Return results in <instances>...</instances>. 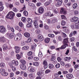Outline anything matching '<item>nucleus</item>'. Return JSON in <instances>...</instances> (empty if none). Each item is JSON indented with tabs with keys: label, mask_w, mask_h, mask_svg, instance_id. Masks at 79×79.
Here are the masks:
<instances>
[{
	"label": "nucleus",
	"mask_w": 79,
	"mask_h": 79,
	"mask_svg": "<svg viewBox=\"0 0 79 79\" xmlns=\"http://www.w3.org/2000/svg\"><path fill=\"white\" fill-rule=\"evenodd\" d=\"M15 16V13L13 11L9 12L6 16V18L7 19H13L14 18V16Z\"/></svg>",
	"instance_id": "obj_1"
},
{
	"label": "nucleus",
	"mask_w": 79,
	"mask_h": 79,
	"mask_svg": "<svg viewBox=\"0 0 79 79\" xmlns=\"http://www.w3.org/2000/svg\"><path fill=\"white\" fill-rule=\"evenodd\" d=\"M5 31H6L5 27L3 26H0V32L4 33Z\"/></svg>",
	"instance_id": "obj_2"
},
{
	"label": "nucleus",
	"mask_w": 79,
	"mask_h": 79,
	"mask_svg": "<svg viewBox=\"0 0 79 79\" xmlns=\"http://www.w3.org/2000/svg\"><path fill=\"white\" fill-rule=\"evenodd\" d=\"M37 39L39 41L41 42L44 40V37L42 36V35H39L37 36Z\"/></svg>",
	"instance_id": "obj_3"
},
{
	"label": "nucleus",
	"mask_w": 79,
	"mask_h": 79,
	"mask_svg": "<svg viewBox=\"0 0 79 79\" xmlns=\"http://www.w3.org/2000/svg\"><path fill=\"white\" fill-rule=\"evenodd\" d=\"M68 38H65L64 39L63 44H64V45H66L67 46H68V44H67V43H69V41L68 40Z\"/></svg>",
	"instance_id": "obj_4"
},
{
	"label": "nucleus",
	"mask_w": 79,
	"mask_h": 79,
	"mask_svg": "<svg viewBox=\"0 0 79 79\" xmlns=\"http://www.w3.org/2000/svg\"><path fill=\"white\" fill-rule=\"evenodd\" d=\"M15 53H18L20 52V48L19 46H15Z\"/></svg>",
	"instance_id": "obj_5"
},
{
	"label": "nucleus",
	"mask_w": 79,
	"mask_h": 79,
	"mask_svg": "<svg viewBox=\"0 0 79 79\" xmlns=\"http://www.w3.org/2000/svg\"><path fill=\"white\" fill-rule=\"evenodd\" d=\"M2 48H3V50L4 51H5L8 49V44H4L2 46Z\"/></svg>",
	"instance_id": "obj_6"
},
{
	"label": "nucleus",
	"mask_w": 79,
	"mask_h": 79,
	"mask_svg": "<svg viewBox=\"0 0 79 79\" xmlns=\"http://www.w3.org/2000/svg\"><path fill=\"white\" fill-rule=\"evenodd\" d=\"M60 13L61 14L62 13V14H64V15H66V11L65 10L64 8H62L61 9Z\"/></svg>",
	"instance_id": "obj_7"
},
{
	"label": "nucleus",
	"mask_w": 79,
	"mask_h": 79,
	"mask_svg": "<svg viewBox=\"0 0 79 79\" xmlns=\"http://www.w3.org/2000/svg\"><path fill=\"white\" fill-rule=\"evenodd\" d=\"M28 70L31 72V73H33L34 71V69L32 66H29L28 68Z\"/></svg>",
	"instance_id": "obj_8"
},
{
	"label": "nucleus",
	"mask_w": 79,
	"mask_h": 79,
	"mask_svg": "<svg viewBox=\"0 0 79 79\" xmlns=\"http://www.w3.org/2000/svg\"><path fill=\"white\" fill-rule=\"evenodd\" d=\"M33 24L35 27V28L38 27L39 25H38V23H37V20H34L33 21Z\"/></svg>",
	"instance_id": "obj_9"
},
{
	"label": "nucleus",
	"mask_w": 79,
	"mask_h": 79,
	"mask_svg": "<svg viewBox=\"0 0 79 79\" xmlns=\"http://www.w3.org/2000/svg\"><path fill=\"white\" fill-rule=\"evenodd\" d=\"M38 11L39 13H43L44 11V9L43 7H40L39 8Z\"/></svg>",
	"instance_id": "obj_10"
},
{
	"label": "nucleus",
	"mask_w": 79,
	"mask_h": 79,
	"mask_svg": "<svg viewBox=\"0 0 79 79\" xmlns=\"http://www.w3.org/2000/svg\"><path fill=\"white\" fill-rule=\"evenodd\" d=\"M20 68L23 70H25L26 69V67L24 64H20Z\"/></svg>",
	"instance_id": "obj_11"
},
{
	"label": "nucleus",
	"mask_w": 79,
	"mask_h": 79,
	"mask_svg": "<svg viewBox=\"0 0 79 79\" xmlns=\"http://www.w3.org/2000/svg\"><path fill=\"white\" fill-rule=\"evenodd\" d=\"M28 5L30 6H31L32 8L34 9V8H35V6L34 4L33 3H28Z\"/></svg>",
	"instance_id": "obj_12"
},
{
	"label": "nucleus",
	"mask_w": 79,
	"mask_h": 79,
	"mask_svg": "<svg viewBox=\"0 0 79 79\" xmlns=\"http://www.w3.org/2000/svg\"><path fill=\"white\" fill-rule=\"evenodd\" d=\"M7 35H9L10 38V39H13L15 36V34L13 33H11L10 34H8Z\"/></svg>",
	"instance_id": "obj_13"
},
{
	"label": "nucleus",
	"mask_w": 79,
	"mask_h": 79,
	"mask_svg": "<svg viewBox=\"0 0 79 79\" xmlns=\"http://www.w3.org/2000/svg\"><path fill=\"white\" fill-rule=\"evenodd\" d=\"M43 73H44V72L41 70V71L38 72L37 73V74L38 76H42V74H43Z\"/></svg>",
	"instance_id": "obj_14"
},
{
	"label": "nucleus",
	"mask_w": 79,
	"mask_h": 79,
	"mask_svg": "<svg viewBox=\"0 0 79 79\" xmlns=\"http://www.w3.org/2000/svg\"><path fill=\"white\" fill-rule=\"evenodd\" d=\"M73 77V75L72 74H68L66 75V77L68 79H71Z\"/></svg>",
	"instance_id": "obj_15"
},
{
	"label": "nucleus",
	"mask_w": 79,
	"mask_h": 79,
	"mask_svg": "<svg viewBox=\"0 0 79 79\" xmlns=\"http://www.w3.org/2000/svg\"><path fill=\"white\" fill-rule=\"evenodd\" d=\"M37 45L35 44H34L31 46L32 50L33 51H35V47H36Z\"/></svg>",
	"instance_id": "obj_16"
},
{
	"label": "nucleus",
	"mask_w": 79,
	"mask_h": 79,
	"mask_svg": "<svg viewBox=\"0 0 79 79\" xmlns=\"http://www.w3.org/2000/svg\"><path fill=\"white\" fill-rule=\"evenodd\" d=\"M24 35L25 36V37H26L28 38V37H30V34H29V33L25 32L24 34Z\"/></svg>",
	"instance_id": "obj_17"
},
{
	"label": "nucleus",
	"mask_w": 79,
	"mask_h": 79,
	"mask_svg": "<svg viewBox=\"0 0 79 79\" xmlns=\"http://www.w3.org/2000/svg\"><path fill=\"white\" fill-rule=\"evenodd\" d=\"M51 15V12H47L44 14V15L45 16H49Z\"/></svg>",
	"instance_id": "obj_18"
},
{
	"label": "nucleus",
	"mask_w": 79,
	"mask_h": 79,
	"mask_svg": "<svg viewBox=\"0 0 79 79\" xmlns=\"http://www.w3.org/2000/svg\"><path fill=\"white\" fill-rule=\"evenodd\" d=\"M27 21L28 23H30V24H32V20L30 18L27 19Z\"/></svg>",
	"instance_id": "obj_19"
},
{
	"label": "nucleus",
	"mask_w": 79,
	"mask_h": 79,
	"mask_svg": "<svg viewBox=\"0 0 79 79\" xmlns=\"http://www.w3.org/2000/svg\"><path fill=\"white\" fill-rule=\"evenodd\" d=\"M71 60V57H67L64 58V61H67Z\"/></svg>",
	"instance_id": "obj_20"
},
{
	"label": "nucleus",
	"mask_w": 79,
	"mask_h": 79,
	"mask_svg": "<svg viewBox=\"0 0 79 79\" xmlns=\"http://www.w3.org/2000/svg\"><path fill=\"white\" fill-rule=\"evenodd\" d=\"M20 62L22 64H24L26 63V62L24 60H20Z\"/></svg>",
	"instance_id": "obj_21"
},
{
	"label": "nucleus",
	"mask_w": 79,
	"mask_h": 79,
	"mask_svg": "<svg viewBox=\"0 0 79 79\" xmlns=\"http://www.w3.org/2000/svg\"><path fill=\"white\" fill-rule=\"evenodd\" d=\"M45 42L48 44L50 42V38H48L47 39H46L44 40Z\"/></svg>",
	"instance_id": "obj_22"
},
{
	"label": "nucleus",
	"mask_w": 79,
	"mask_h": 79,
	"mask_svg": "<svg viewBox=\"0 0 79 79\" xmlns=\"http://www.w3.org/2000/svg\"><path fill=\"white\" fill-rule=\"evenodd\" d=\"M77 18V17H74L73 18H72L71 19V21L72 22H74V21H76V20L77 19H76Z\"/></svg>",
	"instance_id": "obj_23"
},
{
	"label": "nucleus",
	"mask_w": 79,
	"mask_h": 79,
	"mask_svg": "<svg viewBox=\"0 0 79 79\" xmlns=\"http://www.w3.org/2000/svg\"><path fill=\"white\" fill-rule=\"evenodd\" d=\"M22 49L23 50H26L29 49V47H28V46H24L22 48Z\"/></svg>",
	"instance_id": "obj_24"
},
{
	"label": "nucleus",
	"mask_w": 79,
	"mask_h": 79,
	"mask_svg": "<svg viewBox=\"0 0 79 79\" xmlns=\"http://www.w3.org/2000/svg\"><path fill=\"white\" fill-rule=\"evenodd\" d=\"M49 69H53L54 68V66H53V64H49Z\"/></svg>",
	"instance_id": "obj_25"
},
{
	"label": "nucleus",
	"mask_w": 79,
	"mask_h": 79,
	"mask_svg": "<svg viewBox=\"0 0 79 79\" xmlns=\"http://www.w3.org/2000/svg\"><path fill=\"white\" fill-rule=\"evenodd\" d=\"M5 64L4 63H2L0 64V66L1 68H3V67H5Z\"/></svg>",
	"instance_id": "obj_26"
},
{
	"label": "nucleus",
	"mask_w": 79,
	"mask_h": 79,
	"mask_svg": "<svg viewBox=\"0 0 79 79\" xmlns=\"http://www.w3.org/2000/svg\"><path fill=\"white\" fill-rule=\"evenodd\" d=\"M16 56L17 57V59L18 60H19L21 58V55L19 54H17L16 55Z\"/></svg>",
	"instance_id": "obj_27"
},
{
	"label": "nucleus",
	"mask_w": 79,
	"mask_h": 79,
	"mask_svg": "<svg viewBox=\"0 0 79 79\" xmlns=\"http://www.w3.org/2000/svg\"><path fill=\"white\" fill-rule=\"evenodd\" d=\"M1 74L3 76H8V74L6 72H4L2 73Z\"/></svg>",
	"instance_id": "obj_28"
},
{
	"label": "nucleus",
	"mask_w": 79,
	"mask_h": 79,
	"mask_svg": "<svg viewBox=\"0 0 79 79\" xmlns=\"http://www.w3.org/2000/svg\"><path fill=\"white\" fill-rule=\"evenodd\" d=\"M23 13L25 16H27L28 15V12L26 10L23 11Z\"/></svg>",
	"instance_id": "obj_29"
},
{
	"label": "nucleus",
	"mask_w": 79,
	"mask_h": 79,
	"mask_svg": "<svg viewBox=\"0 0 79 79\" xmlns=\"http://www.w3.org/2000/svg\"><path fill=\"white\" fill-rule=\"evenodd\" d=\"M77 7V3H74L73 5V8L74 9L76 8Z\"/></svg>",
	"instance_id": "obj_30"
},
{
	"label": "nucleus",
	"mask_w": 79,
	"mask_h": 79,
	"mask_svg": "<svg viewBox=\"0 0 79 79\" xmlns=\"http://www.w3.org/2000/svg\"><path fill=\"white\" fill-rule=\"evenodd\" d=\"M5 70L4 69H1L0 70V73L1 74L3 73H5Z\"/></svg>",
	"instance_id": "obj_31"
},
{
	"label": "nucleus",
	"mask_w": 79,
	"mask_h": 79,
	"mask_svg": "<svg viewBox=\"0 0 79 79\" xmlns=\"http://www.w3.org/2000/svg\"><path fill=\"white\" fill-rule=\"evenodd\" d=\"M77 19L75 20V24H78V23H79V18L77 17V18L76 19Z\"/></svg>",
	"instance_id": "obj_32"
},
{
	"label": "nucleus",
	"mask_w": 79,
	"mask_h": 79,
	"mask_svg": "<svg viewBox=\"0 0 79 79\" xmlns=\"http://www.w3.org/2000/svg\"><path fill=\"white\" fill-rule=\"evenodd\" d=\"M33 65L35 66H39V63L38 62H35L33 63Z\"/></svg>",
	"instance_id": "obj_33"
},
{
	"label": "nucleus",
	"mask_w": 79,
	"mask_h": 79,
	"mask_svg": "<svg viewBox=\"0 0 79 79\" xmlns=\"http://www.w3.org/2000/svg\"><path fill=\"white\" fill-rule=\"evenodd\" d=\"M19 25L20 27H23V26H24V25L23 24V23L21 22H19Z\"/></svg>",
	"instance_id": "obj_34"
},
{
	"label": "nucleus",
	"mask_w": 79,
	"mask_h": 79,
	"mask_svg": "<svg viewBox=\"0 0 79 79\" xmlns=\"http://www.w3.org/2000/svg\"><path fill=\"white\" fill-rule=\"evenodd\" d=\"M27 27H31L32 24H31V23H29L27 25Z\"/></svg>",
	"instance_id": "obj_35"
},
{
	"label": "nucleus",
	"mask_w": 79,
	"mask_h": 79,
	"mask_svg": "<svg viewBox=\"0 0 79 79\" xmlns=\"http://www.w3.org/2000/svg\"><path fill=\"white\" fill-rule=\"evenodd\" d=\"M61 24L62 26H64V25L66 24V22H65V21H64L62 20L61 23Z\"/></svg>",
	"instance_id": "obj_36"
},
{
	"label": "nucleus",
	"mask_w": 79,
	"mask_h": 79,
	"mask_svg": "<svg viewBox=\"0 0 79 79\" xmlns=\"http://www.w3.org/2000/svg\"><path fill=\"white\" fill-rule=\"evenodd\" d=\"M54 60H55V56H53V55H52L51 59H50V61H54Z\"/></svg>",
	"instance_id": "obj_37"
},
{
	"label": "nucleus",
	"mask_w": 79,
	"mask_h": 79,
	"mask_svg": "<svg viewBox=\"0 0 79 79\" xmlns=\"http://www.w3.org/2000/svg\"><path fill=\"white\" fill-rule=\"evenodd\" d=\"M26 18L24 17H22L21 20L23 22H26Z\"/></svg>",
	"instance_id": "obj_38"
},
{
	"label": "nucleus",
	"mask_w": 79,
	"mask_h": 79,
	"mask_svg": "<svg viewBox=\"0 0 79 79\" xmlns=\"http://www.w3.org/2000/svg\"><path fill=\"white\" fill-rule=\"evenodd\" d=\"M66 47V45H64L60 48V49H64Z\"/></svg>",
	"instance_id": "obj_39"
},
{
	"label": "nucleus",
	"mask_w": 79,
	"mask_h": 79,
	"mask_svg": "<svg viewBox=\"0 0 79 79\" xmlns=\"http://www.w3.org/2000/svg\"><path fill=\"white\" fill-rule=\"evenodd\" d=\"M44 28L45 29H46V30H47V29H49V27H48V26L47 25H45L44 26Z\"/></svg>",
	"instance_id": "obj_40"
},
{
	"label": "nucleus",
	"mask_w": 79,
	"mask_h": 79,
	"mask_svg": "<svg viewBox=\"0 0 79 79\" xmlns=\"http://www.w3.org/2000/svg\"><path fill=\"white\" fill-rule=\"evenodd\" d=\"M58 40L59 41H61L62 40H63V38H62L61 36H59L58 37Z\"/></svg>",
	"instance_id": "obj_41"
},
{
	"label": "nucleus",
	"mask_w": 79,
	"mask_h": 79,
	"mask_svg": "<svg viewBox=\"0 0 79 79\" xmlns=\"http://www.w3.org/2000/svg\"><path fill=\"white\" fill-rule=\"evenodd\" d=\"M65 66L66 68H69V67H70V66H71V64H67L65 65Z\"/></svg>",
	"instance_id": "obj_42"
},
{
	"label": "nucleus",
	"mask_w": 79,
	"mask_h": 79,
	"mask_svg": "<svg viewBox=\"0 0 79 79\" xmlns=\"http://www.w3.org/2000/svg\"><path fill=\"white\" fill-rule=\"evenodd\" d=\"M38 56H39V57H42V56H43L42 53L41 52H39Z\"/></svg>",
	"instance_id": "obj_43"
},
{
	"label": "nucleus",
	"mask_w": 79,
	"mask_h": 79,
	"mask_svg": "<svg viewBox=\"0 0 79 79\" xmlns=\"http://www.w3.org/2000/svg\"><path fill=\"white\" fill-rule=\"evenodd\" d=\"M35 32L37 34H39L40 33V31L39 29H38Z\"/></svg>",
	"instance_id": "obj_44"
},
{
	"label": "nucleus",
	"mask_w": 79,
	"mask_h": 79,
	"mask_svg": "<svg viewBox=\"0 0 79 79\" xmlns=\"http://www.w3.org/2000/svg\"><path fill=\"white\" fill-rule=\"evenodd\" d=\"M44 5H45V6H48V5H50V2H46L44 3Z\"/></svg>",
	"instance_id": "obj_45"
},
{
	"label": "nucleus",
	"mask_w": 79,
	"mask_h": 79,
	"mask_svg": "<svg viewBox=\"0 0 79 79\" xmlns=\"http://www.w3.org/2000/svg\"><path fill=\"white\" fill-rule=\"evenodd\" d=\"M60 67V64H57L56 65V68H59Z\"/></svg>",
	"instance_id": "obj_46"
},
{
	"label": "nucleus",
	"mask_w": 79,
	"mask_h": 79,
	"mask_svg": "<svg viewBox=\"0 0 79 79\" xmlns=\"http://www.w3.org/2000/svg\"><path fill=\"white\" fill-rule=\"evenodd\" d=\"M48 36H49V37H54V35H53V34H49L48 35Z\"/></svg>",
	"instance_id": "obj_47"
},
{
	"label": "nucleus",
	"mask_w": 79,
	"mask_h": 79,
	"mask_svg": "<svg viewBox=\"0 0 79 79\" xmlns=\"http://www.w3.org/2000/svg\"><path fill=\"white\" fill-rule=\"evenodd\" d=\"M56 19H53L52 21V23H56Z\"/></svg>",
	"instance_id": "obj_48"
},
{
	"label": "nucleus",
	"mask_w": 79,
	"mask_h": 79,
	"mask_svg": "<svg viewBox=\"0 0 79 79\" xmlns=\"http://www.w3.org/2000/svg\"><path fill=\"white\" fill-rule=\"evenodd\" d=\"M29 77L30 79H33V75L31 73H30L29 75Z\"/></svg>",
	"instance_id": "obj_49"
},
{
	"label": "nucleus",
	"mask_w": 79,
	"mask_h": 79,
	"mask_svg": "<svg viewBox=\"0 0 79 79\" xmlns=\"http://www.w3.org/2000/svg\"><path fill=\"white\" fill-rule=\"evenodd\" d=\"M1 40L2 42H5V38L3 37H2Z\"/></svg>",
	"instance_id": "obj_50"
},
{
	"label": "nucleus",
	"mask_w": 79,
	"mask_h": 79,
	"mask_svg": "<svg viewBox=\"0 0 79 79\" xmlns=\"http://www.w3.org/2000/svg\"><path fill=\"white\" fill-rule=\"evenodd\" d=\"M27 55L28 56H31L32 55V52L30 51L28 53Z\"/></svg>",
	"instance_id": "obj_51"
},
{
	"label": "nucleus",
	"mask_w": 79,
	"mask_h": 79,
	"mask_svg": "<svg viewBox=\"0 0 79 79\" xmlns=\"http://www.w3.org/2000/svg\"><path fill=\"white\" fill-rule=\"evenodd\" d=\"M25 42H24V41H22L21 43V45L22 46H24L25 45Z\"/></svg>",
	"instance_id": "obj_52"
},
{
	"label": "nucleus",
	"mask_w": 79,
	"mask_h": 79,
	"mask_svg": "<svg viewBox=\"0 0 79 79\" xmlns=\"http://www.w3.org/2000/svg\"><path fill=\"white\" fill-rule=\"evenodd\" d=\"M26 8V6L24 5V7H23L22 8V10H21L20 11H24V10H25V9Z\"/></svg>",
	"instance_id": "obj_53"
},
{
	"label": "nucleus",
	"mask_w": 79,
	"mask_h": 79,
	"mask_svg": "<svg viewBox=\"0 0 79 79\" xmlns=\"http://www.w3.org/2000/svg\"><path fill=\"white\" fill-rule=\"evenodd\" d=\"M61 5V4H60V3H58V2H57V3L56 4V6L57 7L60 6V5Z\"/></svg>",
	"instance_id": "obj_54"
},
{
	"label": "nucleus",
	"mask_w": 79,
	"mask_h": 79,
	"mask_svg": "<svg viewBox=\"0 0 79 79\" xmlns=\"http://www.w3.org/2000/svg\"><path fill=\"white\" fill-rule=\"evenodd\" d=\"M73 50L74 51H75V52H77V49L76 48V47L73 46Z\"/></svg>",
	"instance_id": "obj_55"
},
{
	"label": "nucleus",
	"mask_w": 79,
	"mask_h": 79,
	"mask_svg": "<svg viewBox=\"0 0 79 79\" xmlns=\"http://www.w3.org/2000/svg\"><path fill=\"white\" fill-rule=\"evenodd\" d=\"M53 32L56 35H57L58 34H60V32L58 31H54Z\"/></svg>",
	"instance_id": "obj_56"
},
{
	"label": "nucleus",
	"mask_w": 79,
	"mask_h": 79,
	"mask_svg": "<svg viewBox=\"0 0 79 79\" xmlns=\"http://www.w3.org/2000/svg\"><path fill=\"white\" fill-rule=\"evenodd\" d=\"M15 29L16 30H19V27L17 26H15Z\"/></svg>",
	"instance_id": "obj_57"
},
{
	"label": "nucleus",
	"mask_w": 79,
	"mask_h": 79,
	"mask_svg": "<svg viewBox=\"0 0 79 79\" xmlns=\"http://www.w3.org/2000/svg\"><path fill=\"white\" fill-rule=\"evenodd\" d=\"M61 17L62 19H66V16H65L64 15H61Z\"/></svg>",
	"instance_id": "obj_58"
},
{
	"label": "nucleus",
	"mask_w": 79,
	"mask_h": 79,
	"mask_svg": "<svg viewBox=\"0 0 79 79\" xmlns=\"http://www.w3.org/2000/svg\"><path fill=\"white\" fill-rule=\"evenodd\" d=\"M14 76V73H10V77H13Z\"/></svg>",
	"instance_id": "obj_59"
},
{
	"label": "nucleus",
	"mask_w": 79,
	"mask_h": 79,
	"mask_svg": "<svg viewBox=\"0 0 79 79\" xmlns=\"http://www.w3.org/2000/svg\"><path fill=\"white\" fill-rule=\"evenodd\" d=\"M13 10L15 13H16L18 11V10L16 9V8H13Z\"/></svg>",
	"instance_id": "obj_60"
},
{
	"label": "nucleus",
	"mask_w": 79,
	"mask_h": 79,
	"mask_svg": "<svg viewBox=\"0 0 79 79\" xmlns=\"http://www.w3.org/2000/svg\"><path fill=\"white\" fill-rule=\"evenodd\" d=\"M70 40L71 41V42H73V41H74V40H75V38L74 37H73L71 38L70 39Z\"/></svg>",
	"instance_id": "obj_61"
},
{
	"label": "nucleus",
	"mask_w": 79,
	"mask_h": 79,
	"mask_svg": "<svg viewBox=\"0 0 79 79\" xmlns=\"http://www.w3.org/2000/svg\"><path fill=\"white\" fill-rule=\"evenodd\" d=\"M43 64L44 65L48 64H47V62L46 60H44L43 62Z\"/></svg>",
	"instance_id": "obj_62"
},
{
	"label": "nucleus",
	"mask_w": 79,
	"mask_h": 79,
	"mask_svg": "<svg viewBox=\"0 0 79 79\" xmlns=\"http://www.w3.org/2000/svg\"><path fill=\"white\" fill-rule=\"evenodd\" d=\"M51 72V71H50V70L49 69H47L45 71V73H50V72Z\"/></svg>",
	"instance_id": "obj_63"
},
{
	"label": "nucleus",
	"mask_w": 79,
	"mask_h": 79,
	"mask_svg": "<svg viewBox=\"0 0 79 79\" xmlns=\"http://www.w3.org/2000/svg\"><path fill=\"white\" fill-rule=\"evenodd\" d=\"M57 2L61 5L62 4V0H58Z\"/></svg>",
	"instance_id": "obj_64"
}]
</instances>
